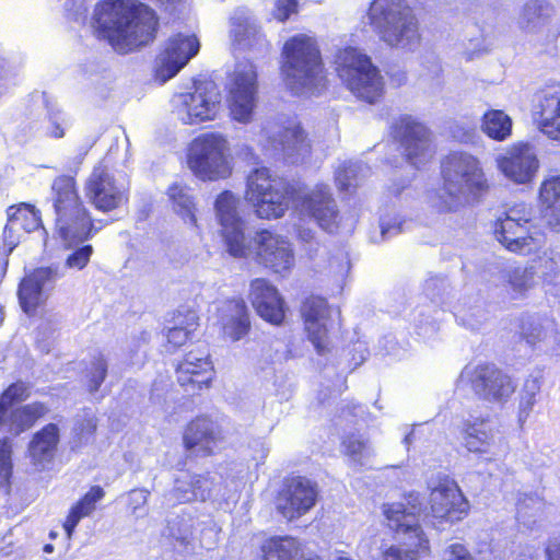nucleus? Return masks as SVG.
I'll list each match as a JSON object with an SVG mask.
<instances>
[{
  "instance_id": "1",
  "label": "nucleus",
  "mask_w": 560,
  "mask_h": 560,
  "mask_svg": "<svg viewBox=\"0 0 560 560\" xmlns=\"http://www.w3.org/2000/svg\"><path fill=\"white\" fill-rule=\"evenodd\" d=\"M92 22L97 38L106 40L120 55L153 43L160 27L155 10L140 0H101Z\"/></svg>"
},
{
  "instance_id": "2",
  "label": "nucleus",
  "mask_w": 560,
  "mask_h": 560,
  "mask_svg": "<svg viewBox=\"0 0 560 560\" xmlns=\"http://www.w3.org/2000/svg\"><path fill=\"white\" fill-rule=\"evenodd\" d=\"M441 187L430 200L439 213L455 212L463 200L480 201L491 189V183L478 156L466 151H452L440 163Z\"/></svg>"
},
{
  "instance_id": "3",
  "label": "nucleus",
  "mask_w": 560,
  "mask_h": 560,
  "mask_svg": "<svg viewBox=\"0 0 560 560\" xmlns=\"http://www.w3.org/2000/svg\"><path fill=\"white\" fill-rule=\"evenodd\" d=\"M54 231L67 245L73 246L97 232L94 219L82 200L74 176L61 174L51 183Z\"/></svg>"
},
{
  "instance_id": "4",
  "label": "nucleus",
  "mask_w": 560,
  "mask_h": 560,
  "mask_svg": "<svg viewBox=\"0 0 560 560\" xmlns=\"http://www.w3.org/2000/svg\"><path fill=\"white\" fill-rule=\"evenodd\" d=\"M385 527L397 544L381 549L378 560H420L432 555L431 541L417 513L402 502L382 505Z\"/></svg>"
},
{
  "instance_id": "5",
  "label": "nucleus",
  "mask_w": 560,
  "mask_h": 560,
  "mask_svg": "<svg viewBox=\"0 0 560 560\" xmlns=\"http://www.w3.org/2000/svg\"><path fill=\"white\" fill-rule=\"evenodd\" d=\"M368 18L378 39L389 48L412 50L421 43L419 20L408 0H373Z\"/></svg>"
},
{
  "instance_id": "6",
  "label": "nucleus",
  "mask_w": 560,
  "mask_h": 560,
  "mask_svg": "<svg viewBox=\"0 0 560 560\" xmlns=\"http://www.w3.org/2000/svg\"><path fill=\"white\" fill-rule=\"evenodd\" d=\"M494 238L510 253L537 255L546 245V234L533 223V208L525 202L509 207L493 223Z\"/></svg>"
},
{
  "instance_id": "7",
  "label": "nucleus",
  "mask_w": 560,
  "mask_h": 560,
  "mask_svg": "<svg viewBox=\"0 0 560 560\" xmlns=\"http://www.w3.org/2000/svg\"><path fill=\"white\" fill-rule=\"evenodd\" d=\"M335 65L337 75L357 98L374 104L383 97L384 82L380 70L359 48H340Z\"/></svg>"
},
{
  "instance_id": "8",
  "label": "nucleus",
  "mask_w": 560,
  "mask_h": 560,
  "mask_svg": "<svg viewBox=\"0 0 560 560\" xmlns=\"http://www.w3.org/2000/svg\"><path fill=\"white\" fill-rule=\"evenodd\" d=\"M295 192L289 180L273 176L267 167H259L247 176L244 196L258 218L271 220L284 215Z\"/></svg>"
},
{
  "instance_id": "9",
  "label": "nucleus",
  "mask_w": 560,
  "mask_h": 560,
  "mask_svg": "<svg viewBox=\"0 0 560 560\" xmlns=\"http://www.w3.org/2000/svg\"><path fill=\"white\" fill-rule=\"evenodd\" d=\"M31 397V388L24 381L9 384L0 393V431L19 436L31 430L48 412L44 401L22 404Z\"/></svg>"
},
{
  "instance_id": "10",
  "label": "nucleus",
  "mask_w": 560,
  "mask_h": 560,
  "mask_svg": "<svg viewBox=\"0 0 560 560\" xmlns=\"http://www.w3.org/2000/svg\"><path fill=\"white\" fill-rule=\"evenodd\" d=\"M228 151V141L222 135L201 133L189 145L188 167L201 180L225 179L232 173Z\"/></svg>"
},
{
  "instance_id": "11",
  "label": "nucleus",
  "mask_w": 560,
  "mask_h": 560,
  "mask_svg": "<svg viewBox=\"0 0 560 560\" xmlns=\"http://www.w3.org/2000/svg\"><path fill=\"white\" fill-rule=\"evenodd\" d=\"M281 73L300 84L313 82L323 73V61L316 43L305 36L289 38L282 49Z\"/></svg>"
},
{
  "instance_id": "12",
  "label": "nucleus",
  "mask_w": 560,
  "mask_h": 560,
  "mask_svg": "<svg viewBox=\"0 0 560 560\" xmlns=\"http://www.w3.org/2000/svg\"><path fill=\"white\" fill-rule=\"evenodd\" d=\"M257 71L249 60L237 62L228 77L226 104L233 119L248 122L257 96Z\"/></svg>"
},
{
  "instance_id": "13",
  "label": "nucleus",
  "mask_w": 560,
  "mask_h": 560,
  "mask_svg": "<svg viewBox=\"0 0 560 560\" xmlns=\"http://www.w3.org/2000/svg\"><path fill=\"white\" fill-rule=\"evenodd\" d=\"M316 482L305 476H287L275 494L276 511L288 522L299 520L316 504Z\"/></svg>"
},
{
  "instance_id": "14",
  "label": "nucleus",
  "mask_w": 560,
  "mask_h": 560,
  "mask_svg": "<svg viewBox=\"0 0 560 560\" xmlns=\"http://www.w3.org/2000/svg\"><path fill=\"white\" fill-rule=\"evenodd\" d=\"M392 139L402 149V154L410 164L418 165L435 152L431 130L410 115H401L389 128Z\"/></svg>"
},
{
  "instance_id": "15",
  "label": "nucleus",
  "mask_w": 560,
  "mask_h": 560,
  "mask_svg": "<svg viewBox=\"0 0 560 560\" xmlns=\"http://www.w3.org/2000/svg\"><path fill=\"white\" fill-rule=\"evenodd\" d=\"M253 258L261 268L285 276L295 265V255L289 240L268 229L259 230L253 237Z\"/></svg>"
},
{
  "instance_id": "16",
  "label": "nucleus",
  "mask_w": 560,
  "mask_h": 560,
  "mask_svg": "<svg viewBox=\"0 0 560 560\" xmlns=\"http://www.w3.org/2000/svg\"><path fill=\"white\" fill-rule=\"evenodd\" d=\"M223 441L221 425L208 415L190 419L182 433V445L187 458L212 457L220 452Z\"/></svg>"
},
{
  "instance_id": "17",
  "label": "nucleus",
  "mask_w": 560,
  "mask_h": 560,
  "mask_svg": "<svg viewBox=\"0 0 560 560\" xmlns=\"http://www.w3.org/2000/svg\"><path fill=\"white\" fill-rule=\"evenodd\" d=\"M214 209L228 253L235 258L246 257L248 247L244 221L237 213L236 197L230 190L220 192L215 199Z\"/></svg>"
},
{
  "instance_id": "18",
  "label": "nucleus",
  "mask_w": 560,
  "mask_h": 560,
  "mask_svg": "<svg viewBox=\"0 0 560 560\" xmlns=\"http://www.w3.org/2000/svg\"><path fill=\"white\" fill-rule=\"evenodd\" d=\"M495 163L504 177L517 185L533 183L540 167L533 145L525 141L510 144L497 156Z\"/></svg>"
},
{
  "instance_id": "19",
  "label": "nucleus",
  "mask_w": 560,
  "mask_h": 560,
  "mask_svg": "<svg viewBox=\"0 0 560 560\" xmlns=\"http://www.w3.org/2000/svg\"><path fill=\"white\" fill-rule=\"evenodd\" d=\"M177 385L188 397L200 396L209 390L215 380V369L209 354H184L175 366Z\"/></svg>"
},
{
  "instance_id": "20",
  "label": "nucleus",
  "mask_w": 560,
  "mask_h": 560,
  "mask_svg": "<svg viewBox=\"0 0 560 560\" xmlns=\"http://www.w3.org/2000/svg\"><path fill=\"white\" fill-rule=\"evenodd\" d=\"M429 513L436 524L456 523L463 521L469 513L468 500L458 485L448 478H443L431 490Z\"/></svg>"
},
{
  "instance_id": "21",
  "label": "nucleus",
  "mask_w": 560,
  "mask_h": 560,
  "mask_svg": "<svg viewBox=\"0 0 560 560\" xmlns=\"http://www.w3.org/2000/svg\"><path fill=\"white\" fill-rule=\"evenodd\" d=\"M85 192L90 202L101 212L116 210L129 200L128 189L119 186L108 167L103 164L92 170Z\"/></svg>"
},
{
  "instance_id": "22",
  "label": "nucleus",
  "mask_w": 560,
  "mask_h": 560,
  "mask_svg": "<svg viewBox=\"0 0 560 560\" xmlns=\"http://www.w3.org/2000/svg\"><path fill=\"white\" fill-rule=\"evenodd\" d=\"M530 115L540 132L560 142V83L546 84L535 91Z\"/></svg>"
},
{
  "instance_id": "23",
  "label": "nucleus",
  "mask_w": 560,
  "mask_h": 560,
  "mask_svg": "<svg viewBox=\"0 0 560 560\" xmlns=\"http://www.w3.org/2000/svg\"><path fill=\"white\" fill-rule=\"evenodd\" d=\"M469 382L476 394L491 401L505 402L516 390L514 378L491 362L476 365Z\"/></svg>"
},
{
  "instance_id": "24",
  "label": "nucleus",
  "mask_w": 560,
  "mask_h": 560,
  "mask_svg": "<svg viewBox=\"0 0 560 560\" xmlns=\"http://www.w3.org/2000/svg\"><path fill=\"white\" fill-rule=\"evenodd\" d=\"M248 300L256 314L273 326L284 323L287 305L283 296L269 280L255 278L249 283Z\"/></svg>"
},
{
  "instance_id": "25",
  "label": "nucleus",
  "mask_w": 560,
  "mask_h": 560,
  "mask_svg": "<svg viewBox=\"0 0 560 560\" xmlns=\"http://www.w3.org/2000/svg\"><path fill=\"white\" fill-rule=\"evenodd\" d=\"M269 144L293 163L303 162L312 154V141L296 117L281 121L277 136L269 138Z\"/></svg>"
},
{
  "instance_id": "26",
  "label": "nucleus",
  "mask_w": 560,
  "mask_h": 560,
  "mask_svg": "<svg viewBox=\"0 0 560 560\" xmlns=\"http://www.w3.org/2000/svg\"><path fill=\"white\" fill-rule=\"evenodd\" d=\"M215 316L221 336L231 342L240 341L250 332L249 311L241 296L222 301L215 308Z\"/></svg>"
},
{
  "instance_id": "27",
  "label": "nucleus",
  "mask_w": 560,
  "mask_h": 560,
  "mask_svg": "<svg viewBox=\"0 0 560 560\" xmlns=\"http://www.w3.org/2000/svg\"><path fill=\"white\" fill-rule=\"evenodd\" d=\"M329 311L327 300L314 294L306 296L300 308L307 337L319 355L330 350L328 329L325 324L320 323L329 317Z\"/></svg>"
},
{
  "instance_id": "28",
  "label": "nucleus",
  "mask_w": 560,
  "mask_h": 560,
  "mask_svg": "<svg viewBox=\"0 0 560 560\" xmlns=\"http://www.w3.org/2000/svg\"><path fill=\"white\" fill-rule=\"evenodd\" d=\"M301 211L314 219L324 231L334 233L339 228V211L326 185H316L300 199Z\"/></svg>"
},
{
  "instance_id": "29",
  "label": "nucleus",
  "mask_w": 560,
  "mask_h": 560,
  "mask_svg": "<svg viewBox=\"0 0 560 560\" xmlns=\"http://www.w3.org/2000/svg\"><path fill=\"white\" fill-rule=\"evenodd\" d=\"M199 47L200 44L196 35L176 34L172 36L163 50L156 74L164 81L175 77L198 54Z\"/></svg>"
},
{
  "instance_id": "30",
  "label": "nucleus",
  "mask_w": 560,
  "mask_h": 560,
  "mask_svg": "<svg viewBox=\"0 0 560 560\" xmlns=\"http://www.w3.org/2000/svg\"><path fill=\"white\" fill-rule=\"evenodd\" d=\"M57 273L56 267H37L22 278L19 284L18 296L26 314H35L37 308L44 304L46 299L43 290L48 282L55 280Z\"/></svg>"
},
{
  "instance_id": "31",
  "label": "nucleus",
  "mask_w": 560,
  "mask_h": 560,
  "mask_svg": "<svg viewBox=\"0 0 560 560\" xmlns=\"http://www.w3.org/2000/svg\"><path fill=\"white\" fill-rule=\"evenodd\" d=\"M170 322L172 325L164 334V347L167 352L174 353L191 341L199 328L200 318L194 307L179 306L172 312Z\"/></svg>"
},
{
  "instance_id": "32",
  "label": "nucleus",
  "mask_w": 560,
  "mask_h": 560,
  "mask_svg": "<svg viewBox=\"0 0 560 560\" xmlns=\"http://www.w3.org/2000/svg\"><path fill=\"white\" fill-rule=\"evenodd\" d=\"M258 560H322L314 552L308 551L299 538L291 535H273L266 538L260 545Z\"/></svg>"
},
{
  "instance_id": "33",
  "label": "nucleus",
  "mask_w": 560,
  "mask_h": 560,
  "mask_svg": "<svg viewBox=\"0 0 560 560\" xmlns=\"http://www.w3.org/2000/svg\"><path fill=\"white\" fill-rule=\"evenodd\" d=\"M59 443V427L54 422L43 425L33 433L27 445V453L32 464L40 468L51 464L57 455Z\"/></svg>"
},
{
  "instance_id": "34",
  "label": "nucleus",
  "mask_w": 560,
  "mask_h": 560,
  "mask_svg": "<svg viewBox=\"0 0 560 560\" xmlns=\"http://www.w3.org/2000/svg\"><path fill=\"white\" fill-rule=\"evenodd\" d=\"M538 205L547 228L560 233V175L546 177L540 183Z\"/></svg>"
},
{
  "instance_id": "35",
  "label": "nucleus",
  "mask_w": 560,
  "mask_h": 560,
  "mask_svg": "<svg viewBox=\"0 0 560 560\" xmlns=\"http://www.w3.org/2000/svg\"><path fill=\"white\" fill-rule=\"evenodd\" d=\"M218 95L212 97L207 91H195L183 95L182 108L185 117L182 119L186 124H198L215 118L220 101Z\"/></svg>"
},
{
  "instance_id": "36",
  "label": "nucleus",
  "mask_w": 560,
  "mask_h": 560,
  "mask_svg": "<svg viewBox=\"0 0 560 560\" xmlns=\"http://www.w3.org/2000/svg\"><path fill=\"white\" fill-rule=\"evenodd\" d=\"M104 498V489L98 485H94L91 486L89 490L71 505L65 521L62 522V528L65 529L68 538H71L75 527L82 518L89 517L94 513L97 503Z\"/></svg>"
},
{
  "instance_id": "37",
  "label": "nucleus",
  "mask_w": 560,
  "mask_h": 560,
  "mask_svg": "<svg viewBox=\"0 0 560 560\" xmlns=\"http://www.w3.org/2000/svg\"><path fill=\"white\" fill-rule=\"evenodd\" d=\"M8 222L4 234L8 232L32 233L43 228L42 213L32 203L20 202L12 205L7 210Z\"/></svg>"
},
{
  "instance_id": "38",
  "label": "nucleus",
  "mask_w": 560,
  "mask_h": 560,
  "mask_svg": "<svg viewBox=\"0 0 560 560\" xmlns=\"http://www.w3.org/2000/svg\"><path fill=\"white\" fill-rule=\"evenodd\" d=\"M481 131L491 140L503 142L512 136L513 120L502 109H487L480 119Z\"/></svg>"
},
{
  "instance_id": "39",
  "label": "nucleus",
  "mask_w": 560,
  "mask_h": 560,
  "mask_svg": "<svg viewBox=\"0 0 560 560\" xmlns=\"http://www.w3.org/2000/svg\"><path fill=\"white\" fill-rule=\"evenodd\" d=\"M209 494V478L207 475H194L189 482L176 481L172 490L175 504L194 501H205Z\"/></svg>"
},
{
  "instance_id": "40",
  "label": "nucleus",
  "mask_w": 560,
  "mask_h": 560,
  "mask_svg": "<svg viewBox=\"0 0 560 560\" xmlns=\"http://www.w3.org/2000/svg\"><path fill=\"white\" fill-rule=\"evenodd\" d=\"M541 389V380L537 376H528L525 378L523 387L518 396V411L517 419L521 425L530 416L534 406L538 401V396Z\"/></svg>"
},
{
  "instance_id": "41",
  "label": "nucleus",
  "mask_w": 560,
  "mask_h": 560,
  "mask_svg": "<svg viewBox=\"0 0 560 560\" xmlns=\"http://www.w3.org/2000/svg\"><path fill=\"white\" fill-rule=\"evenodd\" d=\"M231 43L235 48L250 47L256 39L258 30L249 18L238 14L231 18Z\"/></svg>"
},
{
  "instance_id": "42",
  "label": "nucleus",
  "mask_w": 560,
  "mask_h": 560,
  "mask_svg": "<svg viewBox=\"0 0 560 560\" xmlns=\"http://www.w3.org/2000/svg\"><path fill=\"white\" fill-rule=\"evenodd\" d=\"M464 446L471 453H487L492 442V434L476 422L466 421L462 429Z\"/></svg>"
},
{
  "instance_id": "43",
  "label": "nucleus",
  "mask_w": 560,
  "mask_h": 560,
  "mask_svg": "<svg viewBox=\"0 0 560 560\" xmlns=\"http://www.w3.org/2000/svg\"><path fill=\"white\" fill-rule=\"evenodd\" d=\"M167 195L172 202L178 207V212L183 219L188 220L191 225H197L195 203L192 198L186 194V188L178 183H174L168 187Z\"/></svg>"
},
{
  "instance_id": "44",
  "label": "nucleus",
  "mask_w": 560,
  "mask_h": 560,
  "mask_svg": "<svg viewBox=\"0 0 560 560\" xmlns=\"http://www.w3.org/2000/svg\"><path fill=\"white\" fill-rule=\"evenodd\" d=\"M13 443L9 436L0 438V486L10 488L13 476Z\"/></svg>"
},
{
  "instance_id": "45",
  "label": "nucleus",
  "mask_w": 560,
  "mask_h": 560,
  "mask_svg": "<svg viewBox=\"0 0 560 560\" xmlns=\"http://www.w3.org/2000/svg\"><path fill=\"white\" fill-rule=\"evenodd\" d=\"M534 269L533 267H515L508 273V282L511 289L523 295L534 284Z\"/></svg>"
},
{
  "instance_id": "46",
  "label": "nucleus",
  "mask_w": 560,
  "mask_h": 560,
  "mask_svg": "<svg viewBox=\"0 0 560 560\" xmlns=\"http://www.w3.org/2000/svg\"><path fill=\"white\" fill-rule=\"evenodd\" d=\"M108 364L103 354H98L92 361V368L88 373V390L97 392L107 376Z\"/></svg>"
},
{
  "instance_id": "47",
  "label": "nucleus",
  "mask_w": 560,
  "mask_h": 560,
  "mask_svg": "<svg viewBox=\"0 0 560 560\" xmlns=\"http://www.w3.org/2000/svg\"><path fill=\"white\" fill-rule=\"evenodd\" d=\"M93 254L92 245H83L74 249L66 259V265L69 268L83 269L90 261Z\"/></svg>"
},
{
  "instance_id": "48",
  "label": "nucleus",
  "mask_w": 560,
  "mask_h": 560,
  "mask_svg": "<svg viewBox=\"0 0 560 560\" xmlns=\"http://www.w3.org/2000/svg\"><path fill=\"white\" fill-rule=\"evenodd\" d=\"M342 452L346 456L358 458L366 448V442L354 434H348L341 440Z\"/></svg>"
},
{
  "instance_id": "49",
  "label": "nucleus",
  "mask_w": 560,
  "mask_h": 560,
  "mask_svg": "<svg viewBox=\"0 0 560 560\" xmlns=\"http://www.w3.org/2000/svg\"><path fill=\"white\" fill-rule=\"evenodd\" d=\"M360 409V404L354 401H348L339 408L336 418L340 421H346L348 423H355L359 417Z\"/></svg>"
},
{
  "instance_id": "50",
  "label": "nucleus",
  "mask_w": 560,
  "mask_h": 560,
  "mask_svg": "<svg viewBox=\"0 0 560 560\" xmlns=\"http://www.w3.org/2000/svg\"><path fill=\"white\" fill-rule=\"evenodd\" d=\"M445 560H475L469 549L460 542L451 544L445 550Z\"/></svg>"
},
{
  "instance_id": "51",
  "label": "nucleus",
  "mask_w": 560,
  "mask_h": 560,
  "mask_svg": "<svg viewBox=\"0 0 560 560\" xmlns=\"http://www.w3.org/2000/svg\"><path fill=\"white\" fill-rule=\"evenodd\" d=\"M96 429L95 418H84L77 423L75 433L79 439H89L94 436Z\"/></svg>"
},
{
  "instance_id": "52",
  "label": "nucleus",
  "mask_w": 560,
  "mask_h": 560,
  "mask_svg": "<svg viewBox=\"0 0 560 560\" xmlns=\"http://www.w3.org/2000/svg\"><path fill=\"white\" fill-rule=\"evenodd\" d=\"M298 11V0H278L277 18L279 21H287L291 14Z\"/></svg>"
},
{
  "instance_id": "53",
  "label": "nucleus",
  "mask_w": 560,
  "mask_h": 560,
  "mask_svg": "<svg viewBox=\"0 0 560 560\" xmlns=\"http://www.w3.org/2000/svg\"><path fill=\"white\" fill-rule=\"evenodd\" d=\"M544 551L546 560H560V533L548 538Z\"/></svg>"
},
{
  "instance_id": "54",
  "label": "nucleus",
  "mask_w": 560,
  "mask_h": 560,
  "mask_svg": "<svg viewBox=\"0 0 560 560\" xmlns=\"http://www.w3.org/2000/svg\"><path fill=\"white\" fill-rule=\"evenodd\" d=\"M521 338L529 345H535L541 335V328L538 325L529 324L528 327L525 323L521 324Z\"/></svg>"
},
{
  "instance_id": "55",
  "label": "nucleus",
  "mask_w": 560,
  "mask_h": 560,
  "mask_svg": "<svg viewBox=\"0 0 560 560\" xmlns=\"http://www.w3.org/2000/svg\"><path fill=\"white\" fill-rule=\"evenodd\" d=\"M524 10H525L527 15L533 14V15H535L537 18H540V16H542V12L545 10H552V8L547 2H542V1H539V0H532V1L526 3Z\"/></svg>"
},
{
  "instance_id": "56",
  "label": "nucleus",
  "mask_w": 560,
  "mask_h": 560,
  "mask_svg": "<svg viewBox=\"0 0 560 560\" xmlns=\"http://www.w3.org/2000/svg\"><path fill=\"white\" fill-rule=\"evenodd\" d=\"M49 136L55 139L62 138L65 136V130L62 126L57 121H52L49 127Z\"/></svg>"
},
{
  "instance_id": "57",
  "label": "nucleus",
  "mask_w": 560,
  "mask_h": 560,
  "mask_svg": "<svg viewBox=\"0 0 560 560\" xmlns=\"http://www.w3.org/2000/svg\"><path fill=\"white\" fill-rule=\"evenodd\" d=\"M546 264H549L550 265V271L546 272L545 276L548 277V278H555L558 276L559 273V269L557 268V264L553 258H548L546 260Z\"/></svg>"
},
{
  "instance_id": "58",
  "label": "nucleus",
  "mask_w": 560,
  "mask_h": 560,
  "mask_svg": "<svg viewBox=\"0 0 560 560\" xmlns=\"http://www.w3.org/2000/svg\"><path fill=\"white\" fill-rule=\"evenodd\" d=\"M517 560H539L538 556L522 553Z\"/></svg>"
},
{
  "instance_id": "59",
  "label": "nucleus",
  "mask_w": 560,
  "mask_h": 560,
  "mask_svg": "<svg viewBox=\"0 0 560 560\" xmlns=\"http://www.w3.org/2000/svg\"><path fill=\"white\" fill-rule=\"evenodd\" d=\"M336 560H352V559H350L348 557H338Z\"/></svg>"
},
{
  "instance_id": "60",
  "label": "nucleus",
  "mask_w": 560,
  "mask_h": 560,
  "mask_svg": "<svg viewBox=\"0 0 560 560\" xmlns=\"http://www.w3.org/2000/svg\"><path fill=\"white\" fill-rule=\"evenodd\" d=\"M51 549H52V547H51L50 545H46V546H45V550H46V551H50Z\"/></svg>"
}]
</instances>
